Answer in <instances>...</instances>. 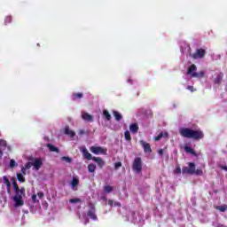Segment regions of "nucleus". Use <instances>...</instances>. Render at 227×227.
<instances>
[{"mask_svg": "<svg viewBox=\"0 0 227 227\" xmlns=\"http://www.w3.org/2000/svg\"><path fill=\"white\" fill-rule=\"evenodd\" d=\"M179 134L184 138L194 139L196 141H200L205 137L201 129H192L190 128H180Z\"/></svg>", "mask_w": 227, "mask_h": 227, "instance_id": "obj_1", "label": "nucleus"}, {"mask_svg": "<svg viewBox=\"0 0 227 227\" xmlns=\"http://www.w3.org/2000/svg\"><path fill=\"white\" fill-rule=\"evenodd\" d=\"M12 185L15 192V195L13 197V201L14 203H16V207H22L24 205L22 199L26 193V190L24 188L19 187V184H17L16 179L14 177H12Z\"/></svg>", "mask_w": 227, "mask_h": 227, "instance_id": "obj_2", "label": "nucleus"}, {"mask_svg": "<svg viewBox=\"0 0 227 227\" xmlns=\"http://www.w3.org/2000/svg\"><path fill=\"white\" fill-rule=\"evenodd\" d=\"M197 70L198 67L195 66V64H192L189 69H187V74H191L192 78H205V72L200 71L199 73H196L195 71Z\"/></svg>", "mask_w": 227, "mask_h": 227, "instance_id": "obj_3", "label": "nucleus"}, {"mask_svg": "<svg viewBox=\"0 0 227 227\" xmlns=\"http://www.w3.org/2000/svg\"><path fill=\"white\" fill-rule=\"evenodd\" d=\"M142 158L137 157L133 160V164H131V169H133L134 172L139 174L142 172Z\"/></svg>", "mask_w": 227, "mask_h": 227, "instance_id": "obj_4", "label": "nucleus"}, {"mask_svg": "<svg viewBox=\"0 0 227 227\" xmlns=\"http://www.w3.org/2000/svg\"><path fill=\"white\" fill-rule=\"evenodd\" d=\"M189 167H183L182 168V173L183 175H191L192 176L193 173H195V163L193 162H189Z\"/></svg>", "mask_w": 227, "mask_h": 227, "instance_id": "obj_5", "label": "nucleus"}, {"mask_svg": "<svg viewBox=\"0 0 227 227\" xmlns=\"http://www.w3.org/2000/svg\"><path fill=\"white\" fill-rule=\"evenodd\" d=\"M90 152L96 155H106L107 150L100 146H92L90 148Z\"/></svg>", "mask_w": 227, "mask_h": 227, "instance_id": "obj_6", "label": "nucleus"}, {"mask_svg": "<svg viewBox=\"0 0 227 227\" xmlns=\"http://www.w3.org/2000/svg\"><path fill=\"white\" fill-rule=\"evenodd\" d=\"M205 54L206 50L198 49L193 54H191V58H192L193 59H203L205 58Z\"/></svg>", "mask_w": 227, "mask_h": 227, "instance_id": "obj_7", "label": "nucleus"}, {"mask_svg": "<svg viewBox=\"0 0 227 227\" xmlns=\"http://www.w3.org/2000/svg\"><path fill=\"white\" fill-rule=\"evenodd\" d=\"M140 145L143 146L144 153H152V147L148 143H146L145 140H140Z\"/></svg>", "mask_w": 227, "mask_h": 227, "instance_id": "obj_8", "label": "nucleus"}, {"mask_svg": "<svg viewBox=\"0 0 227 227\" xmlns=\"http://www.w3.org/2000/svg\"><path fill=\"white\" fill-rule=\"evenodd\" d=\"M7 142L4 139H0V159L4 156V152L6 150Z\"/></svg>", "mask_w": 227, "mask_h": 227, "instance_id": "obj_9", "label": "nucleus"}, {"mask_svg": "<svg viewBox=\"0 0 227 227\" xmlns=\"http://www.w3.org/2000/svg\"><path fill=\"white\" fill-rule=\"evenodd\" d=\"M81 152H82L83 158L87 160H92L94 157H92V154L89 153V151L86 149V147H83Z\"/></svg>", "mask_w": 227, "mask_h": 227, "instance_id": "obj_10", "label": "nucleus"}, {"mask_svg": "<svg viewBox=\"0 0 227 227\" xmlns=\"http://www.w3.org/2000/svg\"><path fill=\"white\" fill-rule=\"evenodd\" d=\"M31 164L34 166L35 169L39 170L43 166V161L41 159H35Z\"/></svg>", "mask_w": 227, "mask_h": 227, "instance_id": "obj_11", "label": "nucleus"}, {"mask_svg": "<svg viewBox=\"0 0 227 227\" xmlns=\"http://www.w3.org/2000/svg\"><path fill=\"white\" fill-rule=\"evenodd\" d=\"M223 78H224V74L219 73L215 78H214V84L220 86L222 83Z\"/></svg>", "mask_w": 227, "mask_h": 227, "instance_id": "obj_12", "label": "nucleus"}, {"mask_svg": "<svg viewBox=\"0 0 227 227\" xmlns=\"http://www.w3.org/2000/svg\"><path fill=\"white\" fill-rule=\"evenodd\" d=\"M3 182H4V184H6L8 195H11V183L9 181V178H7L6 176H3Z\"/></svg>", "mask_w": 227, "mask_h": 227, "instance_id": "obj_13", "label": "nucleus"}, {"mask_svg": "<svg viewBox=\"0 0 227 227\" xmlns=\"http://www.w3.org/2000/svg\"><path fill=\"white\" fill-rule=\"evenodd\" d=\"M92 160L97 162V164L99 167V168H103V167L106 165V162L100 157H93Z\"/></svg>", "mask_w": 227, "mask_h": 227, "instance_id": "obj_14", "label": "nucleus"}, {"mask_svg": "<svg viewBox=\"0 0 227 227\" xmlns=\"http://www.w3.org/2000/svg\"><path fill=\"white\" fill-rule=\"evenodd\" d=\"M82 120L86 121H93V116L91 114H90L89 113H83L82 115Z\"/></svg>", "mask_w": 227, "mask_h": 227, "instance_id": "obj_15", "label": "nucleus"}, {"mask_svg": "<svg viewBox=\"0 0 227 227\" xmlns=\"http://www.w3.org/2000/svg\"><path fill=\"white\" fill-rule=\"evenodd\" d=\"M139 127L137 123H131L129 126V130L133 134H137L138 132Z\"/></svg>", "mask_w": 227, "mask_h": 227, "instance_id": "obj_16", "label": "nucleus"}, {"mask_svg": "<svg viewBox=\"0 0 227 227\" xmlns=\"http://www.w3.org/2000/svg\"><path fill=\"white\" fill-rule=\"evenodd\" d=\"M184 152H186L187 153H190L192 155H193L194 157H198V153L195 152V150H193L192 147L189 146H184Z\"/></svg>", "mask_w": 227, "mask_h": 227, "instance_id": "obj_17", "label": "nucleus"}, {"mask_svg": "<svg viewBox=\"0 0 227 227\" xmlns=\"http://www.w3.org/2000/svg\"><path fill=\"white\" fill-rule=\"evenodd\" d=\"M87 216L90 217V219L94 221H97L98 219L96 215V210H88Z\"/></svg>", "mask_w": 227, "mask_h": 227, "instance_id": "obj_18", "label": "nucleus"}, {"mask_svg": "<svg viewBox=\"0 0 227 227\" xmlns=\"http://www.w3.org/2000/svg\"><path fill=\"white\" fill-rule=\"evenodd\" d=\"M64 133H66V135L69 136L71 138L75 137V132L70 129L69 126L66 127Z\"/></svg>", "mask_w": 227, "mask_h": 227, "instance_id": "obj_19", "label": "nucleus"}, {"mask_svg": "<svg viewBox=\"0 0 227 227\" xmlns=\"http://www.w3.org/2000/svg\"><path fill=\"white\" fill-rule=\"evenodd\" d=\"M83 98V93L78 92V93H73V101H76L79 99H82Z\"/></svg>", "mask_w": 227, "mask_h": 227, "instance_id": "obj_20", "label": "nucleus"}, {"mask_svg": "<svg viewBox=\"0 0 227 227\" xmlns=\"http://www.w3.org/2000/svg\"><path fill=\"white\" fill-rule=\"evenodd\" d=\"M47 148L50 149V152H54L56 153H59V149L53 145L48 144Z\"/></svg>", "mask_w": 227, "mask_h": 227, "instance_id": "obj_21", "label": "nucleus"}, {"mask_svg": "<svg viewBox=\"0 0 227 227\" xmlns=\"http://www.w3.org/2000/svg\"><path fill=\"white\" fill-rule=\"evenodd\" d=\"M71 188H75L76 186L79 185V178H77L76 176L73 177V180L71 181Z\"/></svg>", "mask_w": 227, "mask_h": 227, "instance_id": "obj_22", "label": "nucleus"}, {"mask_svg": "<svg viewBox=\"0 0 227 227\" xmlns=\"http://www.w3.org/2000/svg\"><path fill=\"white\" fill-rule=\"evenodd\" d=\"M113 114H114V120H116L117 121H121V119H122L121 114H120V113L117 112V111H114V112H113Z\"/></svg>", "mask_w": 227, "mask_h": 227, "instance_id": "obj_23", "label": "nucleus"}, {"mask_svg": "<svg viewBox=\"0 0 227 227\" xmlns=\"http://www.w3.org/2000/svg\"><path fill=\"white\" fill-rule=\"evenodd\" d=\"M17 180H18V182H20V184L26 183V178L23 176V174H20V173H18V174H17Z\"/></svg>", "mask_w": 227, "mask_h": 227, "instance_id": "obj_24", "label": "nucleus"}, {"mask_svg": "<svg viewBox=\"0 0 227 227\" xmlns=\"http://www.w3.org/2000/svg\"><path fill=\"white\" fill-rule=\"evenodd\" d=\"M87 168H88V172L95 173L97 167L94 164H90L88 165Z\"/></svg>", "mask_w": 227, "mask_h": 227, "instance_id": "obj_25", "label": "nucleus"}, {"mask_svg": "<svg viewBox=\"0 0 227 227\" xmlns=\"http://www.w3.org/2000/svg\"><path fill=\"white\" fill-rule=\"evenodd\" d=\"M103 191L104 192L110 193L114 191V187L110 185H105Z\"/></svg>", "mask_w": 227, "mask_h": 227, "instance_id": "obj_26", "label": "nucleus"}, {"mask_svg": "<svg viewBox=\"0 0 227 227\" xmlns=\"http://www.w3.org/2000/svg\"><path fill=\"white\" fill-rule=\"evenodd\" d=\"M103 115L106 121L112 120V115H110V113L107 110H104Z\"/></svg>", "mask_w": 227, "mask_h": 227, "instance_id": "obj_27", "label": "nucleus"}, {"mask_svg": "<svg viewBox=\"0 0 227 227\" xmlns=\"http://www.w3.org/2000/svg\"><path fill=\"white\" fill-rule=\"evenodd\" d=\"M193 175H196V176H203V171L201 168H197L196 169V167L194 166V172H193Z\"/></svg>", "mask_w": 227, "mask_h": 227, "instance_id": "obj_28", "label": "nucleus"}, {"mask_svg": "<svg viewBox=\"0 0 227 227\" xmlns=\"http://www.w3.org/2000/svg\"><path fill=\"white\" fill-rule=\"evenodd\" d=\"M19 166V164H17V162L15 161L14 159H11L10 160V168H15Z\"/></svg>", "mask_w": 227, "mask_h": 227, "instance_id": "obj_29", "label": "nucleus"}, {"mask_svg": "<svg viewBox=\"0 0 227 227\" xmlns=\"http://www.w3.org/2000/svg\"><path fill=\"white\" fill-rule=\"evenodd\" d=\"M61 160H66L67 163H72V158H70L69 156H63L61 157Z\"/></svg>", "mask_w": 227, "mask_h": 227, "instance_id": "obj_30", "label": "nucleus"}, {"mask_svg": "<svg viewBox=\"0 0 227 227\" xmlns=\"http://www.w3.org/2000/svg\"><path fill=\"white\" fill-rule=\"evenodd\" d=\"M216 209L219 210L220 212H225L227 210V206H217Z\"/></svg>", "mask_w": 227, "mask_h": 227, "instance_id": "obj_31", "label": "nucleus"}, {"mask_svg": "<svg viewBox=\"0 0 227 227\" xmlns=\"http://www.w3.org/2000/svg\"><path fill=\"white\" fill-rule=\"evenodd\" d=\"M11 22H12V18L11 16L4 18V25H9Z\"/></svg>", "mask_w": 227, "mask_h": 227, "instance_id": "obj_32", "label": "nucleus"}, {"mask_svg": "<svg viewBox=\"0 0 227 227\" xmlns=\"http://www.w3.org/2000/svg\"><path fill=\"white\" fill-rule=\"evenodd\" d=\"M124 138H125L127 141H130V140L132 139V137H130L129 131L124 132Z\"/></svg>", "mask_w": 227, "mask_h": 227, "instance_id": "obj_33", "label": "nucleus"}, {"mask_svg": "<svg viewBox=\"0 0 227 227\" xmlns=\"http://www.w3.org/2000/svg\"><path fill=\"white\" fill-rule=\"evenodd\" d=\"M31 200H33L34 204L39 203V200H37L36 194L31 195Z\"/></svg>", "mask_w": 227, "mask_h": 227, "instance_id": "obj_34", "label": "nucleus"}, {"mask_svg": "<svg viewBox=\"0 0 227 227\" xmlns=\"http://www.w3.org/2000/svg\"><path fill=\"white\" fill-rule=\"evenodd\" d=\"M88 207H90V210L88 211H96V206L93 203H89Z\"/></svg>", "mask_w": 227, "mask_h": 227, "instance_id": "obj_35", "label": "nucleus"}, {"mask_svg": "<svg viewBox=\"0 0 227 227\" xmlns=\"http://www.w3.org/2000/svg\"><path fill=\"white\" fill-rule=\"evenodd\" d=\"M70 203H80L81 200L79 198H74L69 200Z\"/></svg>", "mask_w": 227, "mask_h": 227, "instance_id": "obj_36", "label": "nucleus"}, {"mask_svg": "<svg viewBox=\"0 0 227 227\" xmlns=\"http://www.w3.org/2000/svg\"><path fill=\"white\" fill-rule=\"evenodd\" d=\"M121 166H122L121 161H118V162L114 163V169H118V168H121Z\"/></svg>", "mask_w": 227, "mask_h": 227, "instance_id": "obj_37", "label": "nucleus"}, {"mask_svg": "<svg viewBox=\"0 0 227 227\" xmlns=\"http://www.w3.org/2000/svg\"><path fill=\"white\" fill-rule=\"evenodd\" d=\"M32 162H27L25 164V167H21L22 168L30 169L32 168Z\"/></svg>", "mask_w": 227, "mask_h": 227, "instance_id": "obj_38", "label": "nucleus"}, {"mask_svg": "<svg viewBox=\"0 0 227 227\" xmlns=\"http://www.w3.org/2000/svg\"><path fill=\"white\" fill-rule=\"evenodd\" d=\"M163 137V133L160 132V135H158L157 137H154V141H160V139H161Z\"/></svg>", "mask_w": 227, "mask_h": 227, "instance_id": "obj_39", "label": "nucleus"}, {"mask_svg": "<svg viewBox=\"0 0 227 227\" xmlns=\"http://www.w3.org/2000/svg\"><path fill=\"white\" fill-rule=\"evenodd\" d=\"M85 134L87 135V134H89V132H86L84 129L78 130V135L79 136H83Z\"/></svg>", "mask_w": 227, "mask_h": 227, "instance_id": "obj_40", "label": "nucleus"}, {"mask_svg": "<svg viewBox=\"0 0 227 227\" xmlns=\"http://www.w3.org/2000/svg\"><path fill=\"white\" fill-rule=\"evenodd\" d=\"M186 90H190L192 93L196 91V90L193 88V86H187Z\"/></svg>", "mask_w": 227, "mask_h": 227, "instance_id": "obj_41", "label": "nucleus"}, {"mask_svg": "<svg viewBox=\"0 0 227 227\" xmlns=\"http://www.w3.org/2000/svg\"><path fill=\"white\" fill-rule=\"evenodd\" d=\"M176 174H180L182 173V168L180 167H176V170L174 171Z\"/></svg>", "mask_w": 227, "mask_h": 227, "instance_id": "obj_42", "label": "nucleus"}, {"mask_svg": "<svg viewBox=\"0 0 227 227\" xmlns=\"http://www.w3.org/2000/svg\"><path fill=\"white\" fill-rule=\"evenodd\" d=\"M113 207H121V203H120V202H114V204L113 205Z\"/></svg>", "mask_w": 227, "mask_h": 227, "instance_id": "obj_43", "label": "nucleus"}, {"mask_svg": "<svg viewBox=\"0 0 227 227\" xmlns=\"http://www.w3.org/2000/svg\"><path fill=\"white\" fill-rule=\"evenodd\" d=\"M44 196L43 192H40L37 193V197H39L40 199H43Z\"/></svg>", "mask_w": 227, "mask_h": 227, "instance_id": "obj_44", "label": "nucleus"}, {"mask_svg": "<svg viewBox=\"0 0 227 227\" xmlns=\"http://www.w3.org/2000/svg\"><path fill=\"white\" fill-rule=\"evenodd\" d=\"M107 204L110 206V207H114V200H109L108 201H107Z\"/></svg>", "mask_w": 227, "mask_h": 227, "instance_id": "obj_45", "label": "nucleus"}, {"mask_svg": "<svg viewBox=\"0 0 227 227\" xmlns=\"http://www.w3.org/2000/svg\"><path fill=\"white\" fill-rule=\"evenodd\" d=\"M219 168H220L221 169H223V171H226V172H227V167H226V166L220 165Z\"/></svg>", "mask_w": 227, "mask_h": 227, "instance_id": "obj_46", "label": "nucleus"}, {"mask_svg": "<svg viewBox=\"0 0 227 227\" xmlns=\"http://www.w3.org/2000/svg\"><path fill=\"white\" fill-rule=\"evenodd\" d=\"M27 168H21V175L26 176V171H27Z\"/></svg>", "mask_w": 227, "mask_h": 227, "instance_id": "obj_47", "label": "nucleus"}, {"mask_svg": "<svg viewBox=\"0 0 227 227\" xmlns=\"http://www.w3.org/2000/svg\"><path fill=\"white\" fill-rule=\"evenodd\" d=\"M158 154H160V156H162V155H163V149L158 150Z\"/></svg>", "mask_w": 227, "mask_h": 227, "instance_id": "obj_48", "label": "nucleus"}, {"mask_svg": "<svg viewBox=\"0 0 227 227\" xmlns=\"http://www.w3.org/2000/svg\"><path fill=\"white\" fill-rule=\"evenodd\" d=\"M216 227H224V225L219 224Z\"/></svg>", "mask_w": 227, "mask_h": 227, "instance_id": "obj_49", "label": "nucleus"}, {"mask_svg": "<svg viewBox=\"0 0 227 227\" xmlns=\"http://www.w3.org/2000/svg\"><path fill=\"white\" fill-rule=\"evenodd\" d=\"M104 200H106V198H103Z\"/></svg>", "mask_w": 227, "mask_h": 227, "instance_id": "obj_50", "label": "nucleus"}, {"mask_svg": "<svg viewBox=\"0 0 227 227\" xmlns=\"http://www.w3.org/2000/svg\"><path fill=\"white\" fill-rule=\"evenodd\" d=\"M168 136V134L166 133V137Z\"/></svg>", "mask_w": 227, "mask_h": 227, "instance_id": "obj_51", "label": "nucleus"}]
</instances>
